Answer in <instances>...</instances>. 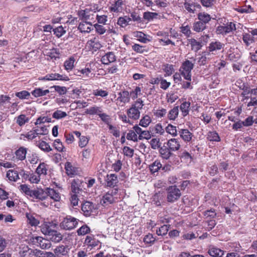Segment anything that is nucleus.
I'll use <instances>...</instances> for the list:
<instances>
[{
    "label": "nucleus",
    "instance_id": "46",
    "mask_svg": "<svg viewBox=\"0 0 257 257\" xmlns=\"http://www.w3.org/2000/svg\"><path fill=\"white\" fill-rule=\"evenodd\" d=\"M26 217L28 223L31 226H36L39 224V221L33 214L27 213Z\"/></svg>",
    "mask_w": 257,
    "mask_h": 257
},
{
    "label": "nucleus",
    "instance_id": "16",
    "mask_svg": "<svg viewBox=\"0 0 257 257\" xmlns=\"http://www.w3.org/2000/svg\"><path fill=\"white\" fill-rule=\"evenodd\" d=\"M160 156L164 160H168L174 155L173 152L166 146L161 147L159 150Z\"/></svg>",
    "mask_w": 257,
    "mask_h": 257
},
{
    "label": "nucleus",
    "instance_id": "54",
    "mask_svg": "<svg viewBox=\"0 0 257 257\" xmlns=\"http://www.w3.org/2000/svg\"><path fill=\"white\" fill-rule=\"evenodd\" d=\"M74 62L75 59L73 57H71L68 60H66L64 62V67L65 69L68 71L71 70L74 67Z\"/></svg>",
    "mask_w": 257,
    "mask_h": 257
},
{
    "label": "nucleus",
    "instance_id": "2",
    "mask_svg": "<svg viewBox=\"0 0 257 257\" xmlns=\"http://www.w3.org/2000/svg\"><path fill=\"white\" fill-rule=\"evenodd\" d=\"M145 104L142 98H138L131 106L127 109L126 114L133 120L139 119L141 115L140 110L143 108Z\"/></svg>",
    "mask_w": 257,
    "mask_h": 257
},
{
    "label": "nucleus",
    "instance_id": "52",
    "mask_svg": "<svg viewBox=\"0 0 257 257\" xmlns=\"http://www.w3.org/2000/svg\"><path fill=\"white\" fill-rule=\"evenodd\" d=\"M29 121V118L27 117L25 114H21L19 115L16 120V122L20 126L24 125Z\"/></svg>",
    "mask_w": 257,
    "mask_h": 257
},
{
    "label": "nucleus",
    "instance_id": "17",
    "mask_svg": "<svg viewBox=\"0 0 257 257\" xmlns=\"http://www.w3.org/2000/svg\"><path fill=\"white\" fill-rule=\"evenodd\" d=\"M178 134L180 138H181L183 141L186 143L191 142L193 137V134L187 128L179 130Z\"/></svg>",
    "mask_w": 257,
    "mask_h": 257
},
{
    "label": "nucleus",
    "instance_id": "41",
    "mask_svg": "<svg viewBox=\"0 0 257 257\" xmlns=\"http://www.w3.org/2000/svg\"><path fill=\"white\" fill-rule=\"evenodd\" d=\"M48 171V166L44 163H41L37 168L36 172L40 175H45Z\"/></svg>",
    "mask_w": 257,
    "mask_h": 257
},
{
    "label": "nucleus",
    "instance_id": "1",
    "mask_svg": "<svg viewBox=\"0 0 257 257\" xmlns=\"http://www.w3.org/2000/svg\"><path fill=\"white\" fill-rule=\"evenodd\" d=\"M56 228L55 224L50 222H44L41 227L43 234L47 236L49 239L57 242L62 239V236L61 233L56 230Z\"/></svg>",
    "mask_w": 257,
    "mask_h": 257
},
{
    "label": "nucleus",
    "instance_id": "39",
    "mask_svg": "<svg viewBox=\"0 0 257 257\" xmlns=\"http://www.w3.org/2000/svg\"><path fill=\"white\" fill-rule=\"evenodd\" d=\"M184 8L188 11V13L194 14L195 11V7H196L198 8H200L201 7L200 5L197 4L195 5L194 3H189L188 2H185L184 4Z\"/></svg>",
    "mask_w": 257,
    "mask_h": 257
},
{
    "label": "nucleus",
    "instance_id": "11",
    "mask_svg": "<svg viewBox=\"0 0 257 257\" xmlns=\"http://www.w3.org/2000/svg\"><path fill=\"white\" fill-rule=\"evenodd\" d=\"M118 97L116 99V103L119 106H123L130 101V93L127 90H122L117 93Z\"/></svg>",
    "mask_w": 257,
    "mask_h": 257
},
{
    "label": "nucleus",
    "instance_id": "38",
    "mask_svg": "<svg viewBox=\"0 0 257 257\" xmlns=\"http://www.w3.org/2000/svg\"><path fill=\"white\" fill-rule=\"evenodd\" d=\"M240 89L242 90L241 96L244 97V99H248V96L246 95L249 93L251 94V89L249 85L247 84L243 83L242 85L240 87Z\"/></svg>",
    "mask_w": 257,
    "mask_h": 257
},
{
    "label": "nucleus",
    "instance_id": "64",
    "mask_svg": "<svg viewBox=\"0 0 257 257\" xmlns=\"http://www.w3.org/2000/svg\"><path fill=\"white\" fill-rule=\"evenodd\" d=\"M38 146L41 150L46 152H49L52 150L50 145L44 141L40 142Z\"/></svg>",
    "mask_w": 257,
    "mask_h": 257
},
{
    "label": "nucleus",
    "instance_id": "50",
    "mask_svg": "<svg viewBox=\"0 0 257 257\" xmlns=\"http://www.w3.org/2000/svg\"><path fill=\"white\" fill-rule=\"evenodd\" d=\"M210 52H204L202 55L199 58L198 60V64L200 66H203L206 64L207 62L208 57L210 56Z\"/></svg>",
    "mask_w": 257,
    "mask_h": 257
},
{
    "label": "nucleus",
    "instance_id": "6",
    "mask_svg": "<svg viewBox=\"0 0 257 257\" xmlns=\"http://www.w3.org/2000/svg\"><path fill=\"white\" fill-rule=\"evenodd\" d=\"M168 202L173 203L178 200L181 196L180 190L176 185L170 186L167 189Z\"/></svg>",
    "mask_w": 257,
    "mask_h": 257
},
{
    "label": "nucleus",
    "instance_id": "32",
    "mask_svg": "<svg viewBox=\"0 0 257 257\" xmlns=\"http://www.w3.org/2000/svg\"><path fill=\"white\" fill-rule=\"evenodd\" d=\"M164 199V196L163 193L160 192L156 193L153 197V201L157 206H160Z\"/></svg>",
    "mask_w": 257,
    "mask_h": 257
},
{
    "label": "nucleus",
    "instance_id": "24",
    "mask_svg": "<svg viewBox=\"0 0 257 257\" xmlns=\"http://www.w3.org/2000/svg\"><path fill=\"white\" fill-rule=\"evenodd\" d=\"M97 115L99 116L100 120L106 125H108L112 121V118L110 115L103 112L97 107Z\"/></svg>",
    "mask_w": 257,
    "mask_h": 257
},
{
    "label": "nucleus",
    "instance_id": "21",
    "mask_svg": "<svg viewBox=\"0 0 257 257\" xmlns=\"http://www.w3.org/2000/svg\"><path fill=\"white\" fill-rule=\"evenodd\" d=\"M94 209V205L89 201H86L82 204L81 209L85 216H90Z\"/></svg>",
    "mask_w": 257,
    "mask_h": 257
},
{
    "label": "nucleus",
    "instance_id": "35",
    "mask_svg": "<svg viewBox=\"0 0 257 257\" xmlns=\"http://www.w3.org/2000/svg\"><path fill=\"white\" fill-rule=\"evenodd\" d=\"M151 122V117L148 114H145L140 120L139 125L144 127H147Z\"/></svg>",
    "mask_w": 257,
    "mask_h": 257
},
{
    "label": "nucleus",
    "instance_id": "61",
    "mask_svg": "<svg viewBox=\"0 0 257 257\" xmlns=\"http://www.w3.org/2000/svg\"><path fill=\"white\" fill-rule=\"evenodd\" d=\"M126 138L127 140L132 141L134 142H138L139 138L137 134L134 130H130L126 135Z\"/></svg>",
    "mask_w": 257,
    "mask_h": 257
},
{
    "label": "nucleus",
    "instance_id": "4",
    "mask_svg": "<svg viewBox=\"0 0 257 257\" xmlns=\"http://www.w3.org/2000/svg\"><path fill=\"white\" fill-rule=\"evenodd\" d=\"M194 68V64L188 60H186L182 64L179 71L183 78L187 81H191V71Z\"/></svg>",
    "mask_w": 257,
    "mask_h": 257
},
{
    "label": "nucleus",
    "instance_id": "40",
    "mask_svg": "<svg viewBox=\"0 0 257 257\" xmlns=\"http://www.w3.org/2000/svg\"><path fill=\"white\" fill-rule=\"evenodd\" d=\"M235 11L240 14H249L254 12V9L250 5H245L241 8H236Z\"/></svg>",
    "mask_w": 257,
    "mask_h": 257
},
{
    "label": "nucleus",
    "instance_id": "9",
    "mask_svg": "<svg viewBox=\"0 0 257 257\" xmlns=\"http://www.w3.org/2000/svg\"><path fill=\"white\" fill-rule=\"evenodd\" d=\"M225 44L221 42L214 40L211 42L207 47V52H210V54H216L218 51H223Z\"/></svg>",
    "mask_w": 257,
    "mask_h": 257
},
{
    "label": "nucleus",
    "instance_id": "8",
    "mask_svg": "<svg viewBox=\"0 0 257 257\" xmlns=\"http://www.w3.org/2000/svg\"><path fill=\"white\" fill-rule=\"evenodd\" d=\"M31 240L34 244L39 246L43 249H48L52 245L49 240L44 239L41 236L32 237Z\"/></svg>",
    "mask_w": 257,
    "mask_h": 257
},
{
    "label": "nucleus",
    "instance_id": "31",
    "mask_svg": "<svg viewBox=\"0 0 257 257\" xmlns=\"http://www.w3.org/2000/svg\"><path fill=\"white\" fill-rule=\"evenodd\" d=\"M207 27V26L198 20L197 21L194 22L193 24L192 29L194 31L197 33H200L206 29Z\"/></svg>",
    "mask_w": 257,
    "mask_h": 257
},
{
    "label": "nucleus",
    "instance_id": "34",
    "mask_svg": "<svg viewBox=\"0 0 257 257\" xmlns=\"http://www.w3.org/2000/svg\"><path fill=\"white\" fill-rule=\"evenodd\" d=\"M189 44L191 46V50L195 52H197L202 47V45L200 42L197 41L194 38L189 39L188 40Z\"/></svg>",
    "mask_w": 257,
    "mask_h": 257
},
{
    "label": "nucleus",
    "instance_id": "60",
    "mask_svg": "<svg viewBox=\"0 0 257 257\" xmlns=\"http://www.w3.org/2000/svg\"><path fill=\"white\" fill-rule=\"evenodd\" d=\"M54 34L58 38H60L66 32L64 28L62 26H60L55 29H53Z\"/></svg>",
    "mask_w": 257,
    "mask_h": 257
},
{
    "label": "nucleus",
    "instance_id": "3",
    "mask_svg": "<svg viewBox=\"0 0 257 257\" xmlns=\"http://www.w3.org/2000/svg\"><path fill=\"white\" fill-rule=\"evenodd\" d=\"M118 188L108 191L102 196L100 200V204L103 207H106L116 202V198L114 195L118 192Z\"/></svg>",
    "mask_w": 257,
    "mask_h": 257
},
{
    "label": "nucleus",
    "instance_id": "55",
    "mask_svg": "<svg viewBox=\"0 0 257 257\" xmlns=\"http://www.w3.org/2000/svg\"><path fill=\"white\" fill-rule=\"evenodd\" d=\"M67 114L66 112L61 110H56L52 113V117L56 119H60L67 116Z\"/></svg>",
    "mask_w": 257,
    "mask_h": 257
},
{
    "label": "nucleus",
    "instance_id": "25",
    "mask_svg": "<svg viewBox=\"0 0 257 257\" xmlns=\"http://www.w3.org/2000/svg\"><path fill=\"white\" fill-rule=\"evenodd\" d=\"M197 19L203 24L207 26L211 20V16L205 12H199L197 14Z\"/></svg>",
    "mask_w": 257,
    "mask_h": 257
},
{
    "label": "nucleus",
    "instance_id": "63",
    "mask_svg": "<svg viewBox=\"0 0 257 257\" xmlns=\"http://www.w3.org/2000/svg\"><path fill=\"white\" fill-rule=\"evenodd\" d=\"M130 93V97H131L132 99L135 100L138 98V95H141V88L139 86H137L134 90L131 91Z\"/></svg>",
    "mask_w": 257,
    "mask_h": 257
},
{
    "label": "nucleus",
    "instance_id": "7",
    "mask_svg": "<svg viewBox=\"0 0 257 257\" xmlns=\"http://www.w3.org/2000/svg\"><path fill=\"white\" fill-rule=\"evenodd\" d=\"M79 220L71 216H67L64 218L60 223L62 228L65 230H72L78 225Z\"/></svg>",
    "mask_w": 257,
    "mask_h": 257
},
{
    "label": "nucleus",
    "instance_id": "62",
    "mask_svg": "<svg viewBox=\"0 0 257 257\" xmlns=\"http://www.w3.org/2000/svg\"><path fill=\"white\" fill-rule=\"evenodd\" d=\"M170 225H163L157 230L156 233L158 235H165L167 234Z\"/></svg>",
    "mask_w": 257,
    "mask_h": 257
},
{
    "label": "nucleus",
    "instance_id": "27",
    "mask_svg": "<svg viewBox=\"0 0 257 257\" xmlns=\"http://www.w3.org/2000/svg\"><path fill=\"white\" fill-rule=\"evenodd\" d=\"M35 249H33L28 246L23 247L20 252L21 257H34Z\"/></svg>",
    "mask_w": 257,
    "mask_h": 257
},
{
    "label": "nucleus",
    "instance_id": "19",
    "mask_svg": "<svg viewBox=\"0 0 257 257\" xmlns=\"http://www.w3.org/2000/svg\"><path fill=\"white\" fill-rule=\"evenodd\" d=\"M224 252V250L214 245H210L208 250V254L213 257H222Z\"/></svg>",
    "mask_w": 257,
    "mask_h": 257
},
{
    "label": "nucleus",
    "instance_id": "45",
    "mask_svg": "<svg viewBox=\"0 0 257 257\" xmlns=\"http://www.w3.org/2000/svg\"><path fill=\"white\" fill-rule=\"evenodd\" d=\"M123 4L122 0L116 1L114 4H112L110 8L111 12H119L121 10V6Z\"/></svg>",
    "mask_w": 257,
    "mask_h": 257
},
{
    "label": "nucleus",
    "instance_id": "23",
    "mask_svg": "<svg viewBox=\"0 0 257 257\" xmlns=\"http://www.w3.org/2000/svg\"><path fill=\"white\" fill-rule=\"evenodd\" d=\"M116 61V57L112 52H109L101 57V61L102 64L108 65Z\"/></svg>",
    "mask_w": 257,
    "mask_h": 257
},
{
    "label": "nucleus",
    "instance_id": "57",
    "mask_svg": "<svg viewBox=\"0 0 257 257\" xmlns=\"http://www.w3.org/2000/svg\"><path fill=\"white\" fill-rule=\"evenodd\" d=\"M107 126L109 129V132L110 134H112V135L116 138L119 137L120 132L116 126L112 125L111 124V122Z\"/></svg>",
    "mask_w": 257,
    "mask_h": 257
},
{
    "label": "nucleus",
    "instance_id": "22",
    "mask_svg": "<svg viewBox=\"0 0 257 257\" xmlns=\"http://www.w3.org/2000/svg\"><path fill=\"white\" fill-rule=\"evenodd\" d=\"M69 248L68 246L60 245L57 246L54 250V252L59 257H66L68 253Z\"/></svg>",
    "mask_w": 257,
    "mask_h": 257
},
{
    "label": "nucleus",
    "instance_id": "42",
    "mask_svg": "<svg viewBox=\"0 0 257 257\" xmlns=\"http://www.w3.org/2000/svg\"><path fill=\"white\" fill-rule=\"evenodd\" d=\"M132 49L136 53L140 54H143L149 51V49L146 46H142L138 44H135L133 45Z\"/></svg>",
    "mask_w": 257,
    "mask_h": 257
},
{
    "label": "nucleus",
    "instance_id": "53",
    "mask_svg": "<svg viewBox=\"0 0 257 257\" xmlns=\"http://www.w3.org/2000/svg\"><path fill=\"white\" fill-rule=\"evenodd\" d=\"M90 11L88 9L80 10L78 12V16L80 19L83 20H87L90 19Z\"/></svg>",
    "mask_w": 257,
    "mask_h": 257
},
{
    "label": "nucleus",
    "instance_id": "58",
    "mask_svg": "<svg viewBox=\"0 0 257 257\" xmlns=\"http://www.w3.org/2000/svg\"><path fill=\"white\" fill-rule=\"evenodd\" d=\"M158 14L155 12H146L143 14V18L148 21H151L154 19L156 18Z\"/></svg>",
    "mask_w": 257,
    "mask_h": 257
},
{
    "label": "nucleus",
    "instance_id": "33",
    "mask_svg": "<svg viewBox=\"0 0 257 257\" xmlns=\"http://www.w3.org/2000/svg\"><path fill=\"white\" fill-rule=\"evenodd\" d=\"M242 40L246 47L255 42V39L253 35L249 33H244L242 35Z\"/></svg>",
    "mask_w": 257,
    "mask_h": 257
},
{
    "label": "nucleus",
    "instance_id": "59",
    "mask_svg": "<svg viewBox=\"0 0 257 257\" xmlns=\"http://www.w3.org/2000/svg\"><path fill=\"white\" fill-rule=\"evenodd\" d=\"M33 131L35 132L36 137L39 135H45L48 133V130L45 126L37 127L34 128Z\"/></svg>",
    "mask_w": 257,
    "mask_h": 257
},
{
    "label": "nucleus",
    "instance_id": "18",
    "mask_svg": "<svg viewBox=\"0 0 257 257\" xmlns=\"http://www.w3.org/2000/svg\"><path fill=\"white\" fill-rule=\"evenodd\" d=\"M182 101L179 107L181 112V115L183 117H185L189 113L191 109V103L189 101H186L185 98L184 99H182Z\"/></svg>",
    "mask_w": 257,
    "mask_h": 257
},
{
    "label": "nucleus",
    "instance_id": "13",
    "mask_svg": "<svg viewBox=\"0 0 257 257\" xmlns=\"http://www.w3.org/2000/svg\"><path fill=\"white\" fill-rule=\"evenodd\" d=\"M84 187V182L79 179H73L71 183V191L73 194H78Z\"/></svg>",
    "mask_w": 257,
    "mask_h": 257
},
{
    "label": "nucleus",
    "instance_id": "20",
    "mask_svg": "<svg viewBox=\"0 0 257 257\" xmlns=\"http://www.w3.org/2000/svg\"><path fill=\"white\" fill-rule=\"evenodd\" d=\"M65 169L67 174L70 177H73L79 174L78 168L73 166L70 162H67L65 163Z\"/></svg>",
    "mask_w": 257,
    "mask_h": 257
},
{
    "label": "nucleus",
    "instance_id": "12",
    "mask_svg": "<svg viewBox=\"0 0 257 257\" xmlns=\"http://www.w3.org/2000/svg\"><path fill=\"white\" fill-rule=\"evenodd\" d=\"M236 29V25L232 22H228L225 26H219L217 28V31L220 34L226 35Z\"/></svg>",
    "mask_w": 257,
    "mask_h": 257
},
{
    "label": "nucleus",
    "instance_id": "37",
    "mask_svg": "<svg viewBox=\"0 0 257 257\" xmlns=\"http://www.w3.org/2000/svg\"><path fill=\"white\" fill-rule=\"evenodd\" d=\"M163 70L165 72V77L171 76L174 72V66L173 64H165L163 65Z\"/></svg>",
    "mask_w": 257,
    "mask_h": 257
},
{
    "label": "nucleus",
    "instance_id": "36",
    "mask_svg": "<svg viewBox=\"0 0 257 257\" xmlns=\"http://www.w3.org/2000/svg\"><path fill=\"white\" fill-rule=\"evenodd\" d=\"M179 106H174L168 113V118L170 120H175L178 116Z\"/></svg>",
    "mask_w": 257,
    "mask_h": 257
},
{
    "label": "nucleus",
    "instance_id": "26",
    "mask_svg": "<svg viewBox=\"0 0 257 257\" xmlns=\"http://www.w3.org/2000/svg\"><path fill=\"white\" fill-rule=\"evenodd\" d=\"M166 166L162 167L160 161L157 160L150 165L149 168L152 173H155L158 172L160 169H162L163 171H166Z\"/></svg>",
    "mask_w": 257,
    "mask_h": 257
},
{
    "label": "nucleus",
    "instance_id": "43",
    "mask_svg": "<svg viewBox=\"0 0 257 257\" xmlns=\"http://www.w3.org/2000/svg\"><path fill=\"white\" fill-rule=\"evenodd\" d=\"M7 177L9 180L16 182L19 179V174L17 171L10 170L7 173Z\"/></svg>",
    "mask_w": 257,
    "mask_h": 257
},
{
    "label": "nucleus",
    "instance_id": "14",
    "mask_svg": "<svg viewBox=\"0 0 257 257\" xmlns=\"http://www.w3.org/2000/svg\"><path fill=\"white\" fill-rule=\"evenodd\" d=\"M166 144L173 152L179 151L181 148V141L179 139H170L167 141Z\"/></svg>",
    "mask_w": 257,
    "mask_h": 257
},
{
    "label": "nucleus",
    "instance_id": "44",
    "mask_svg": "<svg viewBox=\"0 0 257 257\" xmlns=\"http://www.w3.org/2000/svg\"><path fill=\"white\" fill-rule=\"evenodd\" d=\"M203 215L205 219H213L216 217L217 214L214 208H211L204 211Z\"/></svg>",
    "mask_w": 257,
    "mask_h": 257
},
{
    "label": "nucleus",
    "instance_id": "15",
    "mask_svg": "<svg viewBox=\"0 0 257 257\" xmlns=\"http://www.w3.org/2000/svg\"><path fill=\"white\" fill-rule=\"evenodd\" d=\"M39 80H48V81H52V80H63V81H67L69 80V78L67 76H63L60 75L58 73H51L45 76L44 77H41L39 78Z\"/></svg>",
    "mask_w": 257,
    "mask_h": 257
},
{
    "label": "nucleus",
    "instance_id": "47",
    "mask_svg": "<svg viewBox=\"0 0 257 257\" xmlns=\"http://www.w3.org/2000/svg\"><path fill=\"white\" fill-rule=\"evenodd\" d=\"M96 38L94 37L93 39L89 40L86 44V48L89 51L93 53L96 51Z\"/></svg>",
    "mask_w": 257,
    "mask_h": 257
},
{
    "label": "nucleus",
    "instance_id": "51",
    "mask_svg": "<svg viewBox=\"0 0 257 257\" xmlns=\"http://www.w3.org/2000/svg\"><path fill=\"white\" fill-rule=\"evenodd\" d=\"M26 149L23 147H21L16 152V156L18 159L23 160L26 158Z\"/></svg>",
    "mask_w": 257,
    "mask_h": 257
},
{
    "label": "nucleus",
    "instance_id": "28",
    "mask_svg": "<svg viewBox=\"0 0 257 257\" xmlns=\"http://www.w3.org/2000/svg\"><path fill=\"white\" fill-rule=\"evenodd\" d=\"M206 139L210 142H219L221 141L220 137L215 131H209L206 135Z\"/></svg>",
    "mask_w": 257,
    "mask_h": 257
},
{
    "label": "nucleus",
    "instance_id": "56",
    "mask_svg": "<svg viewBox=\"0 0 257 257\" xmlns=\"http://www.w3.org/2000/svg\"><path fill=\"white\" fill-rule=\"evenodd\" d=\"M184 24H183L180 27V32L183 34L187 38H189L191 36L192 34L191 28L188 25L184 26Z\"/></svg>",
    "mask_w": 257,
    "mask_h": 257
},
{
    "label": "nucleus",
    "instance_id": "30",
    "mask_svg": "<svg viewBox=\"0 0 257 257\" xmlns=\"http://www.w3.org/2000/svg\"><path fill=\"white\" fill-rule=\"evenodd\" d=\"M50 91L48 89H43L42 88H36L34 89L31 93L35 97L44 96L49 93Z\"/></svg>",
    "mask_w": 257,
    "mask_h": 257
},
{
    "label": "nucleus",
    "instance_id": "49",
    "mask_svg": "<svg viewBox=\"0 0 257 257\" xmlns=\"http://www.w3.org/2000/svg\"><path fill=\"white\" fill-rule=\"evenodd\" d=\"M36 138L35 132L33 130L31 131L26 134H21L20 137V139L23 140H26L27 139L29 141L32 140L33 139Z\"/></svg>",
    "mask_w": 257,
    "mask_h": 257
},
{
    "label": "nucleus",
    "instance_id": "29",
    "mask_svg": "<svg viewBox=\"0 0 257 257\" xmlns=\"http://www.w3.org/2000/svg\"><path fill=\"white\" fill-rule=\"evenodd\" d=\"M47 197L48 196L55 201H59L60 199V196L59 193L57 192L54 189L49 188H46Z\"/></svg>",
    "mask_w": 257,
    "mask_h": 257
},
{
    "label": "nucleus",
    "instance_id": "48",
    "mask_svg": "<svg viewBox=\"0 0 257 257\" xmlns=\"http://www.w3.org/2000/svg\"><path fill=\"white\" fill-rule=\"evenodd\" d=\"M166 131L172 137H175L178 135L177 127L172 124H169L166 127Z\"/></svg>",
    "mask_w": 257,
    "mask_h": 257
},
{
    "label": "nucleus",
    "instance_id": "5",
    "mask_svg": "<svg viewBox=\"0 0 257 257\" xmlns=\"http://www.w3.org/2000/svg\"><path fill=\"white\" fill-rule=\"evenodd\" d=\"M100 182L105 188H113V189L118 188V183L119 182L118 177L115 174H108L104 177V183Z\"/></svg>",
    "mask_w": 257,
    "mask_h": 257
},
{
    "label": "nucleus",
    "instance_id": "10",
    "mask_svg": "<svg viewBox=\"0 0 257 257\" xmlns=\"http://www.w3.org/2000/svg\"><path fill=\"white\" fill-rule=\"evenodd\" d=\"M95 63L94 62L90 63L89 65H86L84 69L81 70H78L76 72V74L79 76L84 77H92V75H95Z\"/></svg>",
    "mask_w": 257,
    "mask_h": 257
}]
</instances>
